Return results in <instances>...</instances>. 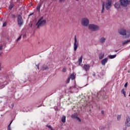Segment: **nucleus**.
Segmentation results:
<instances>
[{"label": "nucleus", "mask_w": 130, "mask_h": 130, "mask_svg": "<svg viewBox=\"0 0 130 130\" xmlns=\"http://www.w3.org/2000/svg\"><path fill=\"white\" fill-rule=\"evenodd\" d=\"M89 21L87 18H83L81 21V25L84 27H87L89 25Z\"/></svg>", "instance_id": "obj_3"}, {"label": "nucleus", "mask_w": 130, "mask_h": 130, "mask_svg": "<svg viewBox=\"0 0 130 130\" xmlns=\"http://www.w3.org/2000/svg\"><path fill=\"white\" fill-rule=\"evenodd\" d=\"M79 47V41L77 40V36H75L74 37V50L77 51V49Z\"/></svg>", "instance_id": "obj_4"}, {"label": "nucleus", "mask_w": 130, "mask_h": 130, "mask_svg": "<svg viewBox=\"0 0 130 130\" xmlns=\"http://www.w3.org/2000/svg\"><path fill=\"white\" fill-rule=\"evenodd\" d=\"M49 68L46 65H43L42 67V70L43 71H48Z\"/></svg>", "instance_id": "obj_12"}, {"label": "nucleus", "mask_w": 130, "mask_h": 130, "mask_svg": "<svg viewBox=\"0 0 130 130\" xmlns=\"http://www.w3.org/2000/svg\"><path fill=\"white\" fill-rule=\"evenodd\" d=\"M88 29H89L91 31L96 32V31H98V30H99V29H100V27H99V26H98L97 25L91 24L89 25Z\"/></svg>", "instance_id": "obj_1"}, {"label": "nucleus", "mask_w": 130, "mask_h": 130, "mask_svg": "<svg viewBox=\"0 0 130 130\" xmlns=\"http://www.w3.org/2000/svg\"><path fill=\"white\" fill-rule=\"evenodd\" d=\"M125 124L127 126H130V118L129 117H126V121Z\"/></svg>", "instance_id": "obj_10"}, {"label": "nucleus", "mask_w": 130, "mask_h": 130, "mask_svg": "<svg viewBox=\"0 0 130 130\" xmlns=\"http://www.w3.org/2000/svg\"><path fill=\"white\" fill-rule=\"evenodd\" d=\"M114 7L116 9H119L120 8V5L118 3H115Z\"/></svg>", "instance_id": "obj_20"}, {"label": "nucleus", "mask_w": 130, "mask_h": 130, "mask_svg": "<svg viewBox=\"0 0 130 130\" xmlns=\"http://www.w3.org/2000/svg\"><path fill=\"white\" fill-rule=\"evenodd\" d=\"M95 76H96V74H95V73H94L93 74V76L95 77Z\"/></svg>", "instance_id": "obj_42"}, {"label": "nucleus", "mask_w": 130, "mask_h": 130, "mask_svg": "<svg viewBox=\"0 0 130 130\" xmlns=\"http://www.w3.org/2000/svg\"><path fill=\"white\" fill-rule=\"evenodd\" d=\"M13 8H14V4H11L9 6V10H10V11H12V9H13Z\"/></svg>", "instance_id": "obj_23"}, {"label": "nucleus", "mask_w": 130, "mask_h": 130, "mask_svg": "<svg viewBox=\"0 0 130 130\" xmlns=\"http://www.w3.org/2000/svg\"><path fill=\"white\" fill-rule=\"evenodd\" d=\"M47 127H48V128H50V129H52V127L50 125H46Z\"/></svg>", "instance_id": "obj_27"}, {"label": "nucleus", "mask_w": 130, "mask_h": 130, "mask_svg": "<svg viewBox=\"0 0 130 130\" xmlns=\"http://www.w3.org/2000/svg\"><path fill=\"white\" fill-rule=\"evenodd\" d=\"M101 113L103 114V115H104V111H102Z\"/></svg>", "instance_id": "obj_40"}, {"label": "nucleus", "mask_w": 130, "mask_h": 130, "mask_svg": "<svg viewBox=\"0 0 130 130\" xmlns=\"http://www.w3.org/2000/svg\"><path fill=\"white\" fill-rule=\"evenodd\" d=\"M124 87H125L126 88V87H127V82H126L125 85H124Z\"/></svg>", "instance_id": "obj_39"}, {"label": "nucleus", "mask_w": 130, "mask_h": 130, "mask_svg": "<svg viewBox=\"0 0 130 130\" xmlns=\"http://www.w3.org/2000/svg\"><path fill=\"white\" fill-rule=\"evenodd\" d=\"M112 0H108V3L106 4V9L108 10L111 8Z\"/></svg>", "instance_id": "obj_7"}, {"label": "nucleus", "mask_w": 130, "mask_h": 130, "mask_svg": "<svg viewBox=\"0 0 130 130\" xmlns=\"http://www.w3.org/2000/svg\"><path fill=\"white\" fill-rule=\"evenodd\" d=\"M76 119H77V120H78V121L81 122V119L80 118L77 117V118Z\"/></svg>", "instance_id": "obj_36"}, {"label": "nucleus", "mask_w": 130, "mask_h": 130, "mask_svg": "<svg viewBox=\"0 0 130 130\" xmlns=\"http://www.w3.org/2000/svg\"><path fill=\"white\" fill-rule=\"evenodd\" d=\"M41 6H42V5L41 4H40L39 5V6L37 7V11L39 12H39H40V9L41 8Z\"/></svg>", "instance_id": "obj_24"}, {"label": "nucleus", "mask_w": 130, "mask_h": 130, "mask_svg": "<svg viewBox=\"0 0 130 130\" xmlns=\"http://www.w3.org/2000/svg\"><path fill=\"white\" fill-rule=\"evenodd\" d=\"M70 89L74 91V90H78L75 86L71 87Z\"/></svg>", "instance_id": "obj_26"}, {"label": "nucleus", "mask_w": 130, "mask_h": 130, "mask_svg": "<svg viewBox=\"0 0 130 130\" xmlns=\"http://www.w3.org/2000/svg\"><path fill=\"white\" fill-rule=\"evenodd\" d=\"M10 17L12 18H16V15L12 14Z\"/></svg>", "instance_id": "obj_30"}, {"label": "nucleus", "mask_w": 130, "mask_h": 130, "mask_svg": "<svg viewBox=\"0 0 130 130\" xmlns=\"http://www.w3.org/2000/svg\"><path fill=\"white\" fill-rule=\"evenodd\" d=\"M104 52H101V53L99 55L100 59H102L104 57Z\"/></svg>", "instance_id": "obj_13"}, {"label": "nucleus", "mask_w": 130, "mask_h": 130, "mask_svg": "<svg viewBox=\"0 0 130 130\" xmlns=\"http://www.w3.org/2000/svg\"><path fill=\"white\" fill-rule=\"evenodd\" d=\"M128 42H130V39L123 42L122 43V45H125V44H127V43H128Z\"/></svg>", "instance_id": "obj_21"}, {"label": "nucleus", "mask_w": 130, "mask_h": 130, "mask_svg": "<svg viewBox=\"0 0 130 130\" xmlns=\"http://www.w3.org/2000/svg\"><path fill=\"white\" fill-rule=\"evenodd\" d=\"M43 19H44V17L42 16L38 21H39V22H40V21H43Z\"/></svg>", "instance_id": "obj_29"}, {"label": "nucleus", "mask_w": 130, "mask_h": 130, "mask_svg": "<svg viewBox=\"0 0 130 130\" xmlns=\"http://www.w3.org/2000/svg\"><path fill=\"white\" fill-rule=\"evenodd\" d=\"M12 106H14V104H12Z\"/></svg>", "instance_id": "obj_48"}, {"label": "nucleus", "mask_w": 130, "mask_h": 130, "mask_svg": "<svg viewBox=\"0 0 130 130\" xmlns=\"http://www.w3.org/2000/svg\"><path fill=\"white\" fill-rule=\"evenodd\" d=\"M38 70H39V66H40V63H39L38 64L36 65Z\"/></svg>", "instance_id": "obj_33"}, {"label": "nucleus", "mask_w": 130, "mask_h": 130, "mask_svg": "<svg viewBox=\"0 0 130 130\" xmlns=\"http://www.w3.org/2000/svg\"><path fill=\"white\" fill-rule=\"evenodd\" d=\"M108 57L111 59H112V58H115V57H116V55H108Z\"/></svg>", "instance_id": "obj_17"}, {"label": "nucleus", "mask_w": 130, "mask_h": 130, "mask_svg": "<svg viewBox=\"0 0 130 130\" xmlns=\"http://www.w3.org/2000/svg\"><path fill=\"white\" fill-rule=\"evenodd\" d=\"M71 80V78L69 77L67 79V84H69V83H70V81Z\"/></svg>", "instance_id": "obj_28"}, {"label": "nucleus", "mask_w": 130, "mask_h": 130, "mask_svg": "<svg viewBox=\"0 0 130 130\" xmlns=\"http://www.w3.org/2000/svg\"><path fill=\"white\" fill-rule=\"evenodd\" d=\"M90 64H84L83 67V69L86 72H88V71H89V70H90Z\"/></svg>", "instance_id": "obj_9"}, {"label": "nucleus", "mask_w": 130, "mask_h": 130, "mask_svg": "<svg viewBox=\"0 0 130 130\" xmlns=\"http://www.w3.org/2000/svg\"><path fill=\"white\" fill-rule=\"evenodd\" d=\"M129 36H130V35L128 36V37H129Z\"/></svg>", "instance_id": "obj_50"}, {"label": "nucleus", "mask_w": 130, "mask_h": 130, "mask_svg": "<svg viewBox=\"0 0 130 130\" xmlns=\"http://www.w3.org/2000/svg\"><path fill=\"white\" fill-rule=\"evenodd\" d=\"M2 56V52H0V57Z\"/></svg>", "instance_id": "obj_44"}, {"label": "nucleus", "mask_w": 130, "mask_h": 130, "mask_svg": "<svg viewBox=\"0 0 130 130\" xmlns=\"http://www.w3.org/2000/svg\"><path fill=\"white\" fill-rule=\"evenodd\" d=\"M106 41V38H101L100 39V42L102 44H103V43H104Z\"/></svg>", "instance_id": "obj_14"}, {"label": "nucleus", "mask_w": 130, "mask_h": 130, "mask_svg": "<svg viewBox=\"0 0 130 130\" xmlns=\"http://www.w3.org/2000/svg\"><path fill=\"white\" fill-rule=\"evenodd\" d=\"M6 26H7V23H4L3 24V27H6Z\"/></svg>", "instance_id": "obj_38"}, {"label": "nucleus", "mask_w": 130, "mask_h": 130, "mask_svg": "<svg viewBox=\"0 0 130 130\" xmlns=\"http://www.w3.org/2000/svg\"><path fill=\"white\" fill-rule=\"evenodd\" d=\"M32 15H33V13L30 14L29 16H32Z\"/></svg>", "instance_id": "obj_45"}, {"label": "nucleus", "mask_w": 130, "mask_h": 130, "mask_svg": "<svg viewBox=\"0 0 130 130\" xmlns=\"http://www.w3.org/2000/svg\"><path fill=\"white\" fill-rule=\"evenodd\" d=\"M128 96H130V92H129V94Z\"/></svg>", "instance_id": "obj_49"}, {"label": "nucleus", "mask_w": 130, "mask_h": 130, "mask_svg": "<svg viewBox=\"0 0 130 130\" xmlns=\"http://www.w3.org/2000/svg\"><path fill=\"white\" fill-rule=\"evenodd\" d=\"M70 78H71V79H72V80H75L76 77H75V75L74 74H72L70 76Z\"/></svg>", "instance_id": "obj_25"}, {"label": "nucleus", "mask_w": 130, "mask_h": 130, "mask_svg": "<svg viewBox=\"0 0 130 130\" xmlns=\"http://www.w3.org/2000/svg\"><path fill=\"white\" fill-rule=\"evenodd\" d=\"M117 51H118L117 50H115V52H117Z\"/></svg>", "instance_id": "obj_46"}, {"label": "nucleus", "mask_w": 130, "mask_h": 130, "mask_svg": "<svg viewBox=\"0 0 130 130\" xmlns=\"http://www.w3.org/2000/svg\"><path fill=\"white\" fill-rule=\"evenodd\" d=\"M76 2H79V0H75Z\"/></svg>", "instance_id": "obj_47"}, {"label": "nucleus", "mask_w": 130, "mask_h": 130, "mask_svg": "<svg viewBox=\"0 0 130 130\" xmlns=\"http://www.w3.org/2000/svg\"><path fill=\"white\" fill-rule=\"evenodd\" d=\"M66 69L65 68H63V69H62V72H63V73H66Z\"/></svg>", "instance_id": "obj_37"}, {"label": "nucleus", "mask_w": 130, "mask_h": 130, "mask_svg": "<svg viewBox=\"0 0 130 130\" xmlns=\"http://www.w3.org/2000/svg\"><path fill=\"white\" fill-rule=\"evenodd\" d=\"M21 38H22L21 36L19 37L17 39L16 41H19V40H20V39H21Z\"/></svg>", "instance_id": "obj_35"}, {"label": "nucleus", "mask_w": 130, "mask_h": 130, "mask_svg": "<svg viewBox=\"0 0 130 130\" xmlns=\"http://www.w3.org/2000/svg\"><path fill=\"white\" fill-rule=\"evenodd\" d=\"M118 33L120 35L125 36V35H126V30L125 29H120L118 30Z\"/></svg>", "instance_id": "obj_8"}, {"label": "nucleus", "mask_w": 130, "mask_h": 130, "mask_svg": "<svg viewBox=\"0 0 130 130\" xmlns=\"http://www.w3.org/2000/svg\"><path fill=\"white\" fill-rule=\"evenodd\" d=\"M72 118H73L74 119H76L77 118H78V114L77 113H75L71 115Z\"/></svg>", "instance_id": "obj_15"}, {"label": "nucleus", "mask_w": 130, "mask_h": 130, "mask_svg": "<svg viewBox=\"0 0 130 130\" xmlns=\"http://www.w3.org/2000/svg\"><path fill=\"white\" fill-rule=\"evenodd\" d=\"M121 93H122V94H123V95H124V97H126V96L125 95V94L126 93V91H124V89H122V90H121Z\"/></svg>", "instance_id": "obj_22"}, {"label": "nucleus", "mask_w": 130, "mask_h": 130, "mask_svg": "<svg viewBox=\"0 0 130 130\" xmlns=\"http://www.w3.org/2000/svg\"><path fill=\"white\" fill-rule=\"evenodd\" d=\"M127 127L126 126H123L122 128V130H126Z\"/></svg>", "instance_id": "obj_31"}, {"label": "nucleus", "mask_w": 130, "mask_h": 130, "mask_svg": "<svg viewBox=\"0 0 130 130\" xmlns=\"http://www.w3.org/2000/svg\"><path fill=\"white\" fill-rule=\"evenodd\" d=\"M120 117H121V116L120 115H118L117 116V120H120Z\"/></svg>", "instance_id": "obj_34"}, {"label": "nucleus", "mask_w": 130, "mask_h": 130, "mask_svg": "<svg viewBox=\"0 0 130 130\" xmlns=\"http://www.w3.org/2000/svg\"><path fill=\"white\" fill-rule=\"evenodd\" d=\"M3 44L0 45V50H3Z\"/></svg>", "instance_id": "obj_32"}, {"label": "nucleus", "mask_w": 130, "mask_h": 130, "mask_svg": "<svg viewBox=\"0 0 130 130\" xmlns=\"http://www.w3.org/2000/svg\"><path fill=\"white\" fill-rule=\"evenodd\" d=\"M105 7V3L104 2L103 3V5H102V11H101L102 14H103L104 13Z\"/></svg>", "instance_id": "obj_16"}, {"label": "nucleus", "mask_w": 130, "mask_h": 130, "mask_svg": "<svg viewBox=\"0 0 130 130\" xmlns=\"http://www.w3.org/2000/svg\"><path fill=\"white\" fill-rule=\"evenodd\" d=\"M82 59H83V56H81L78 60L79 66H81V63H82Z\"/></svg>", "instance_id": "obj_18"}, {"label": "nucleus", "mask_w": 130, "mask_h": 130, "mask_svg": "<svg viewBox=\"0 0 130 130\" xmlns=\"http://www.w3.org/2000/svg\"><path fill=\"white\" fill-rule=\"evenodd\" d=\"M46 24V20L44 19L42 21H38L37 24H36L37 26V28L39 29L40 27H43Z\"/></svg>", "instance_id": "obj_2"}, {"label": "nucleus", "mask_w": 130, "mask_h": 130, "mask_svg": "<svg viewBox=\"0 0 130 130\" xmlns=\"http://www.w3.org/2000/svg\"><path fill=\"white\" fill-rule=\"evenodd\" d=\"M66 0H59L60 3H62V2H64Z\"/></svg>", "instance_id": "obj_41"}, {"label": "nucleus", "mask_w": 130, "mask_h": 130, "mask_svg": "<svg viewBox=\"0 0 130 130\" xmlns=\"http://www.w3.org/2000/svg\"><path fill=\"white\" fill-rule=\"evenodd\" d=\"M128 3L130 4V0H128Z\"/></svg>", "instance_id": "obj_43"}, {"label": "nucleus", "mask_w": 130, "mask_h": 130, "mask_svg": "<svg viewBox=\"0 0 130 130\" xmlns=\"http://www.w3.org/2000/svg\"><path fill=\"white\" fill-rule=\"evenodd\" d=\"M17 22L19 27H21L22 25L24 24V21H23V18H22V16L20 15H19L17 17Z\"/></svg>", "instance_id": "obj_5"}, {"label": "nucleus", "mask_w": 130, "mask_h": 130, "mask_svg": "<svg viewBox=\"0 0 130 130\" xmlns=\"http://www.w3.org/2000/svg\"><path fill=\"white\" fill-rule=\"evenodd\" d=\"M120 4L122 7H127V5H129L128 0H120Z\"/></svg>", "instance_id": "obj_6"}, {"label": "nucleus", "mask_w": 130, "mask_h": 130, "mask_svg": "<svg viewBox=\"0 0 130 130\" xmlns=\"http://www.w3.org/2000/svg\"><path fill=\"white\" fill-rule=\"evenodd\" d=\"M107 61H108V58H105L101 60V64L102 66H105L107 63Z\"/></svg>", "instance_id": "obj_11"}, {"label": "nucleus", "mask_w": 130, "mask_h": 130, "mask_svg": "<svg viewBox=\"0 0 130 130\" xmlns=\"http://www.w3.org/2000/svg\"><path fill=\"white\" fill-rule=\"evenodd\" d=\"M66 116L63 115L61 117V121L62 122H63V123H64V122H66Z\"/></svg>", "instance_id": "obj_19"}]
</instances>
